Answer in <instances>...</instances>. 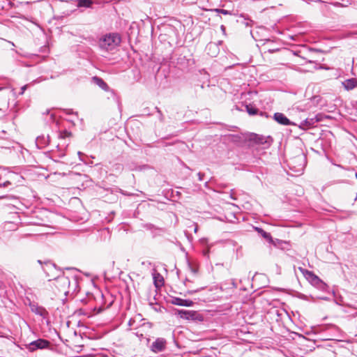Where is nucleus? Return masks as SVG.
Here are the masks:
<instances>
[{"instance_id":"2f4dec72","label":"nucleus","mask_w":357,"mask_h":357,"mask_svg":"<svg viewBox=\"0 0 357 357\" xmlns=\"http://www.w3.org/2000/svg\"><path fill=\"white\" fill-rule=\"evenodd\" d=\"M77 154H78V155H79V160H80L81 161H82V162H84V160L82 158V155H83V153H82V152H80V151H78V152H77Z\"/></svg>"},{"instance_id":"dca6fc26","label":"nucleus","mask_w":357,"mask_h":357,"mask_svg":"<svg viewBox=\"0 0 357 357\" xmlns=\"http://www.w3.org/2000/svg\"><path fill=\"white\" fill-rule=\"evenodd\" d=\"M206 50L209 51L208 52V54L212 57L216 56L219 52V48L215 43H209L206 46Z\"/></svg>"},{"instance_id":"393cba45","label":"nucleus","mask_w":357,"mask_h":357,"mask_svg":"<svg viewBox=\"0 0 357 357\" xmlns=\"http://www.w3.org/2000/svg\"><path fill=\"white\" fill-rule=\"evenodd\" d=\"M17 199V197L13 195H6L0 196V199L13 200V199Z\"/></svg>"},{"instance_id":"423d86ee","label":"nucleus","mask_w":357,"mask_h":357,"mask_svg":"<svg viewBox=\"0 0 357 357\" xmlns=\"http://www.w3.org/2000/svg\"><path fill=\"white\" fill-rule=\"evenodd\" d=\"M50 346V342L45 340L39 338L36 340L32 341L29 344L26 345V349L31 351L33 352L37 349H43L48 348Z\"/></svg>"},{"instance_id":"4be33fe9","label":"nucleus","mask_w":357,"mask_h":357,"mask_svg":"<svg viewBox=\"0 0 357 357\" xmlns=\"http://www.w3.org/2000/svg\"><path fill=\"white\" fill-rule=\"evenodd\" d=\"M307 273L309 275V278L311 279L312 282H322V281L312 272H307Z\"/></svg>"},{"instance_id":"c756f323","label":"nucleus","mask_w":357,"mask_h":357,"mask_svg":"<svg viewBox=\"0 0 357 357\" xmlns=\"http://www.w3.org/2000/svg\"><path fill=\"white\" fill-rule=\"evenodd\" d=\"M189 267L190 268V271L193 273H197V268H195V267H192L190 264H189Z\"/></svg>"},{"instance_id":"b1692460","label":"nucleus","mask_w":357,"mask_h":357,"mask_svg":"<svg viewBox=\"0 0 357 357\" xmlns=\"http://www.w3.org/2000/svg\"><path fill=\"white\" fill-rule=\"evenodd\" d=\"M155 109L157 111V113L158 114L159 120L161 122H163L165 120V117H164V115L162 114L161 110L158 107H155Z\"/></svg>"},{"instance_id":"473e14b6","label":"nucleus","mask_w":357,"mask_h":357,"mask_svg":"<svg viewBox=\"0 0 357 357\" xmlns=\"http://www.w3.org/2000/svg\"><path fill=\"white\" fill-rule=\"evenodd\" d=\"M66 114H73V109H66Z\"/></svg>"},{"instance_id":"412c9836","label":"nucleus","mask_w":357,"mask_h":357,"mask_svg":"<svg viewBox=\"0 0 357 357\" xmlns=\"http://www.w3.org/2000/svg\"><path fill=\"white\" fill-rule=\"evenodd\" d=\"M211 11L215 12L217 13H221V14H223L225 15H231V11L227 10H225V9H221V8L212 9Z\"/></svg>"},{"instance_id":"6ab92c4d","label":"nucleus","mask_w":357,"mask_h":357,"mask_svg":"<svg viewBox=\"0 0 357 357\" xmlns=\"http://www.w3.org/2000/svg\"><path fill=\"white\" fill-rule=\"evenodd\" d=\"M93 3V0H77V6L79 8H91Z\"/></svg>"},{"instance_id":"9d476101","label":"nucleus","mask_w":357,"mask_h":357,"mask_svg":"<svg viewBox=\"0 0 357 357\" xmlns=\"http://www.w3.org/2000/svg\"><path fill=\"white\" fill-rule=\"evenodd\" d=\"M273 119L280 125L282 126H295L297 124L293 121H291L289 119H288L283 113L281 112H275L273 114Z\"/></svg>"},{"instance_id":"0eeeda50","label":"nucleus","mask_w":357,"mask_h":357,"mask_svg":"<svg viewBox=\"0 0 357 357\" xmlns=\"http://www.w3.org/2000/svg\"><path fill=\"white\" fill-rule=\"evenodd\" d=\"M68 146V144L63 143V144H58L56 146V150L50 151V158L55 162L59 161V158H63L66 155L65 149Z\"/></svg>"},{"instance_id":"aec40b11","label":"nucleus","mask_w":357,"mask_h":357,"mask_svg":"<svg viewBox=\"0 0 357 357\" xmlns=\"http://www.w3.org/2000/svg\"><path fill=\"white\" fill-rule=\"evenodd\" d=\"M245 107L246 112L250 115H255L258 112V109L255 106H254V105H252L251 104L245 105Z\"/></svg>"},{"instance_id":"e433bc0d","label":"nucleus","mask_w":357,"mask_h":357,"mask_svg":"<svg viewBox=\"0 0 357 357\" xmlns=\"http://www.w3.org/2000/svg\"><path fill=\"white\" fill-rule=\"evenodd\" d=\"M221 29H222V31H225V28L224 25H222V26H221Z\"/></svg>"},{"instance_id":"39448f33","label":"nucleus","mask_w":357,"mask_h":357,"mask_svg":"<svg viewBox=\"0 0 357 357\" xmlns=\"http://www.w3.org/2000/svg\"><path fill=\"white\" fill-rule=\"evenodd\" d=\"M29 306L33 313L41 317L43 319H46L47 323L49 322V312L44 307L39 305L36 302H31L30 301Z\"/></svg>"},{"instance_id":"a211bd4d","label":"nucleus","mask_w":357,"mask_h":357,"mask_svg":"<svg viewBox=\"0 0 357 357\" xmlns=\"http://www.w3.org/2000/svg\"><path fill=\"white\" fill-rule=\"evenodd\" d=\"M14 6V3L9 0H0V12L8 10Z\"/></svg>"},{"instance_id":"c85d7f7f","label":"nucleus","mask_w":357,"mask_h":357,"mask_svg":"<svg viewBox=\"0 0 357 357\" xmlns=\"http://www.w3.org/2000/svg\"><path fill=\"white\" fill-rule=\"evenodd\" d=\"M279 50H280L278 48H276V49L272 48V49H268L267 52L269 53H274V52H278Z\"/></svg>"},{"instance_id":"20e7f679","label":"nucleus","mask_w":357,"mask_h":357,"mask_svg":"<svg viewBox=\"0 0 357 357\" xmlns=\"http://www.w3.org/2000/svg\"><path fill=\"white\" fill-rule=\"evenodd\" d=\"M250 140L257 144L262 145L264 149L269 148L273 142L271 136H264L255 133L251 135Z\"/></svg>"},{"instance_id":"72a5a7b5","label":"nucleus","mask_w":357,"mask_h":357,"mask_svg":"<svg viewBox=\"0 0 357 357\" xmlns=\"http://www.w3.org/2000/svg\"><path fill=\"white\" fill-rule=\"evenodd\" d=\"M299 298H302V299H305L306 298V296L304 295V294H301V296H299Z\"/></svg>"},{"instance_id":"bb28decb","label":"nucleus","mask_w":357,"mask_h":357,"mask_svg":"<svg viewBox=\"0 0 357 357\" xmlns=\"http://www.w3.org/2000/svg\"><path fill=\"white\" fill-rule=\"evenodd\" d=\"M10 185H11V183L8 181L3 183H0V188H2V187H8Z\"/></svg>"},{"instance_id":"6e6552de","label":"nucleus","mask_w":357,"mask_h":357,"mask_svg":"<svg viewBox=\"0 0 357 357\" xmlns=\"http://www.w3.org/2000/svg\"><path fill=\"white\" fill-rule=\"evenodd\" d=\"M167 347V341L165 338L158 337L150 346L152 352L158 354L165 350Z\"/></svg>"},{"instance_id":"7ed1b4c3","label":"nucleus","mask_w":357,"mask_h":357,"mask_svg":"<svg viewBox=\"0 0 357 357\" xmlns=\"http://www.w3.org/2000/svg\"><path fill=\"white\" fill-rule=\"evenodd\" d=\"M177 314L179 316L180 318L186 320H192L197 321H204L203 315L199 312L194 310H178L177 311Z\"/></svg>"},{"instance_id":"cd10ccee","label":"nucleus","mask_w":357,"mask_h":357,"mask_svg":"<svg viewBox=\"0 0 357 357\" xmlns=\"http://www.w3.org/2000/svg\"><path fill=\"white\" fill-rule=\"evenodd\" d=\"M28 86H29L28 84H26L21 87V91L20 92V95L24 94V93L26 91V89H27Z\"/></svg>"},{"instance_id":"5701e85b","label":"nucleus","mask_w":357,"mask_h":357,"mask_svg":"<svg viewBox=\"0 0 357 357\" xmlns=\"http://www.w3.org/2000/svg\"><path fill=\"white\" fill-rule=\"evenodd\" d=\"M71 133L66 130L61 131L59 134V137L61 139H65L66 137H68Z\"/></svg>"},{"instance_id":"f257e3e1","label":"nucleus","mask_w":357,"mask_h":357,"mask_svg":"<svg viewBox=\"0 0 357 357\" xmlns=\"http://www.w3.org/2000/svg\"><path fill=\"white\" fill-rule=\"evenodd\" d=\"M121 38L117 33H109L103 35L99 38L98 47L105 52H110L120 45Z\"/></svg>"},{"instance_id":"a19ab883","label":"nucleus","mask_w":357,"mask_h":357,"mask_svg":"<svg viewBox=\"0 0 357 357\" xmlns=\"http://www.w3.org/2000/svg\"><path fill=\"white\" fill-rule=\"evenodd\" d=\"M38 262L40 263V264H42L40 260H38Z\"/></svg>"},{"instance_id":"2eb2a0df","label":"nucleus","mask_w":357,"mask_h":357,"mask_svg":"<svg viewBox=\"0 0 357 357\" xmlns=\"http://www.w3.org/2000/svg\"><path fill=\"white\" fill-rule=\"evenodd\" d=\"M55 281L58 285H61L63 290L70 285V280L68 277L60 275L55 278Z\"/></svg>"},{"instance_id":"79ce46f5","label":"nucleus","mask_w":357,"mask_h":357,"mask_svg":"<svg viewBox=\"0 0 357 357\" xmlns=\"http://www.w3.org/2000/svg\"><path fill=\"white\" fill-rule=\"evenodd\" d=\"M231 198L233 199H235L231 195Z\"/></svg>"},{"instance_id":"f704fd0d","label":"nucleus","mask_w":357,"mask_h":357,"mask_svg":"<svg viewBox=\"0 0 357 357\" xmlns=\"http://www.w3.org/2000/svg\"><path fill=\"white\" fill-rule=\"evenodd\" d=\"M45 264H46V265H49V266H54V264H51V263H50V262H47V263H45Z\"/></svg>"},{"instance_id":"4c0bfd02","label":"nucleus","mask_w":357,"mask_h":357,"mask_svg":"<svg viewBox=\"0 0 357 357\" xmlns=\"http://www.w3.org/2000/svg\"><path fill=\"white\" fill-rule=\"evenodd\" d=\"M3 282L0 281V289L1 288V287L3 286Z\"/></svg>"},{"instance_id":"a878e982","label":"nucleus","mask_w":357,"mask_h":357,"mask_svg":"<svg viewBox=\"0 0 357 357\" xmlns=\"http://www.w3.org/2000/svg\"><path fill=\"white\" fill-rule=\"evenodd\" d=\"M204 287H202L200 289H193V290H188L187 291V294H190V295H192V294H194L197 292H198L199 291H200L201 289H204Z\"/></svg>"},{"instance_id":"7c9ffc66","label":"nucleus","mask_w":357,"mask_h":357,"mask_svg":"<svg viewBox=\"0 0 357 357\" xmlns=\"http://www.w3.org/2000/svg\"><path fill=\"white\" fill-rule=\"evenodd\" d=\"M197 176H198V178H199V181H202L203 180L204 174H202L201 172H199L197 174Z\"/></svg>"},{"instance_id":"f8f14e48","label":"nucleus","mask_w":357,"mask_h":357,"mask_svg":"<svg viewBox=\"0 0 357 357\" xmlns=\"http://www.w3.org/2000/svg\"><path fill=\"white\" fill-rule=\"evenodd\" d=\"M171 303L178 306L191 307L194 303L192 301L189 299H183L178 297H172Z\"/></svg>"},{"instance_id":"9b49d317","label":"nucleus","mask_w":357,"mask_h":357,"mask_svg":"<svg viewBox=\"0 0 357 357\" xmlns=\"http://www.w3.org/2000/svg\"><path fill=\"white\" fill-rule=\"evenodd\" d=\"M91 82L94 84L98 86L103 91L110 92L113 96H115L114 91L113 89H111L108 84L101 77H99L98 76H93L91 78Z\"/></svg>"},{"instance_id":"f03ea898","label":"nucleus","mask_w":357,"mask_h":357,"mask_svg":"<svg viewBox=\"0 0 357 357\" xmlns=\"http://www.w3.org/2000/svg\"><path fill=\"white\" fill-rule=\"evenodd\" d=\"M305 163L306 156L301 152L289 161V167L294 169V171L297 172H301L303 170Z\"/></svg>"},{"instance_id":"f3484780","label":"nucleus","mask_w":357,"mask_h":357,"mask_svg":"<svg viewBox=\"0 0 357 357\" xmlns=\"http://www.w3.org/2000/svg\"><path fill=\"white\" fill-rule=\"evenodd\" d=\"M255 229L258 232L259 234H260L264 238H265L269 243L275 245L270 233L266 232L263 229L257 227H255Z\"/></svg>"},{"instance_id":"ea45409f","label":"nucleus","mask_w":357,"mask_h":357,"mask_svg":"<svg viewBox=\"0 0 357 357\" xmlns=\"http://www.w3.org/2000/svg\"><path fill=\"white\" fill-rule=\"evenodd\" d=\"M355 176H356V179H357V172L355 174Z\"/></svg>"},{"instance_id":"58836bf2","label":"nucleus","mask_w":357,"mask_h":357,"mask_svg":"<svg viewBox=\"0 0 357 357\" xmlns=\"http://www.w3.org/2000/svg\"><path fill=\"white\" fill-rule=\"evenodd\" d=\"M197 227H196L195 228V232H197Z\"/></svg>"},{"instance_id":"ddd939ff","label":"nucleus","mask_w":357,"mask_h":357,"mask_svg":"<svg viewBox=\"0 0 357 357\" xmlns=\"http://www.w3.org/2000/svg\"><path fill=\"white\" fill-rule=\"evenodd\" d=\"M50 137L49 135L45 136H38L36 138V143L38 148L43 149L47 146L50 144Z\"/></svg>"},{"instance_id":"4468645a","label":"nucleus","mask_w":357,"mask_h":357,"mask_svg":"<svg viewBox=\"0 0 357 357\" xmlns=\"http://www.w3.org/2000/svg\"><path fill=\"white\" fill-rule=\"evenodd\" d=\"M345 90L351 91L357 86V79L356 78H349L342 82Z\"/></svg>"},{"instance_id":"c9c22d12","label":"nucleus","mask_w":357,"mask_h":357,"mask_svg":"<svg viewBox=\"0 0 357 357\" xmlns=\"http://www.w3.org/2000/svg\"><path fill=\"white\" fill-rule=\"evenodd\" d=\"M128 325L132 326V319H130V321H128Z\"/></svg>"},{"instance_id":"1a4fd4ad","label":"nucleus","mask_w":357,"mask_h":357,"mask_svg":"<svg viewBox=\"0 0 357 357\" xmlns=\"http://www.w3.org/2000/svg\"><path fill=\"white\" fill-rule=\"evenodd\" d=\"M319 121L320 118L318 115H316L313 117H308L301 122V123L298 125V128L302 130H307L316 126V124Z\"/></svg>"}]
</instances>
